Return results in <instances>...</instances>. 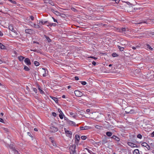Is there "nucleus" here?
Here are the masks:
<instances>
[{"instance_id":"c756f323","label":"nucleus","mask_w":154,"mask_h":154,"mask_svg":"<svg viewBox=\"0 0 154 154\" xmlns=\"http://www.w3.org/2000/svg\"><path fill=\"white\" fill-rule=\"evenodd\" d=\"M45 37L46 38L47 40L48 41V42H51V39H50V38L49 37H48L47 36H45Z\"/></svg>"},{"instance_id":"09e8293b","label":"nucleus","mask_w":154,"mask_h":154,"mask_svg":"<svg viewBox=\"0 0 154 154\" xmlns=\"http://www.w3.org/2000/svg\"><path fill=\"white\" fill-rule=\"evenodd\" d=\"M146 147L148 150H149L150 149V146L148 144L147 145V146H146Z\"/></svg>"},{"instance_id":"7ed1b4c3","label":"nucleus","mask_w":154,"mask_h":154,"mask_svg":"<svg viewBox=\"0 0 154 154\" xmlns=\"http://www.w3.org/2000/svg\"><path fill=\"white\" fill-rule=\"evenodd\" d=\"M127 28L125 27L122 28H118L117 29V31L120 32H124L128 31Z\"/></svg>"},{"instance_id":"864d4df0","label":"nucleus","mask_w":154,"mask_h":154,"mask_svg":"<svg viewBox=\"0 0 154 154\" xmlns=\"http://www.w3.org/2000/svg\"><path fill=\"white\" fill-rule=\"evenodd\" d=\"M151 137H154V131H153L151 134Z\"/></svg>"},{"instance_id":"69168bd1","label":"nucleus","mask_w":154,"mask_h":154,"mask_svg":"<svg viewBox=\"0 0 154 154\" xmlns=\"http://www.w3.org/2000/svg\"><path fill=\"white\" fill-rule=\"evenodd\" d=\"M62 97L63 98H65V97H66V96L65 95H63L62 96Z\"/></svg>"},{"instance_id":"7c9ffc66","label":"nucleus","mask_w":154,"mask_h":154,"mask_svg":"<svg viewBox=\"0 0 154 154\" xmlns=\"http://www.w3.org/2000/svg\"><path fill=\"white\" fill-rule=\"evenodd\" d=\"M64 116L63 113H60L59 115V116L60 118L61 119H63V116Z\"/></svg>"},{"instance_id":"0e129e2a","label":"nucleus","mask_w":154,"mask_h":154,"mask_svg":"<svg viewBox=\"0 0 154 154\" xmlns=\"http://www.w3.org/2000/svg\"><path fill=\"white\" fill-rule=\"evenodd\" d=\"M86 112H90V110L89 109H87L86 110Z\"/></svg>"},{"instance_id":"a211bd4d","label":"nucleus","mask_w":154,"mask_h":154,"mask_svg":"<svg viewBox=\"0 0 154 154\" xmlns=\"http://www.w3.org/2000/svg\"><path fill=\"white\" fill-rule=\"evenodd\" d=\"M52 11L57 15L60 16V12L54 10H52Z\"/></svg>"},{"instance_id":"393cba45","label":"nucleus","mask_w":154,"mask_h":154,"mask_svg":"<svg viewBox=\"0 0 154 154\" xmlns=\"http://www.w3.org/2000/svg\"><path fill=\"white\" fill-rule=\"evenodd\" d=\"M23 69L25 70L26 71H28L30 70L29 68L26 66H24Z\"/></svg>"},{"instance_id":"052dcab7","label":"nucleus","mask_w":154,"mask_h":154,"mask_svg":"<svg viewBox=\"0 0 154 154\" xmlns=\"http://www.w3.org/2000/svg\"><path fill=\"white\" fill-rule=\"evenodd\" d=\"M49 139L50 140H51V141L52 140H53V138L52 137H49Z\"/></svg>"},{"instance_id":"423d86ee","label":"nucleus","mask_w":154,"mask_h":154,"mask_svg":"<svg viewBox=\"0 0 154 154\" xmlns=\"http://www.w3.org/2000/svg\"><path fill=\"white\" fill-rule=\"evenodd\" d=\"M128 44V42L125 40L121 41L120 42L121 45L125 48Z\"/></svg>"},{"instance_id":"dca6fc26","label":"nucleus","mask_w":154,"mask_h":154,"mask_svg":"<svg viewBox=\"0 0 154 154\" xmlns=\"http://www.w3.org/2000/svg\"><path fill=\"white\" fill-rule=\"evenodd\" d=\"M111 138L114 139L115 140L117 141H119L120 140L119 138L118 137L115 135L112 136V137H111Z\"/></svg>"},{"instance_id":"4d7b16f0","label":"nucleus","mask_w":154,"mask_h":154,"mask_svg":"<svg viewBox=\"0 0 154 154\" xmlns=\"http://www.w3.org/2000/svg\"><path fill=\"white\" fill-rule=\"evenodd\" d=\"M36 25V24H32V25H31V26L32 27L35 28Z\"/></svg>"},{"instance_id":"6e6d98bb","label":"nucleus","mask_w":154,"mask_h":154,"mask_svg":"<svg viewBox=\"0 0 154 154\" xmlns=\"http://www.w3.org/2000/svg\"><path fill=\"white\" fill-rule=\"evenodd\" d=\"M75 80H79V78L77 76H75Z\"/></svg>"},{"instance_id":"c9c22d12","label":"nucleus","mask_w":154,"mask_h":154,"mask_svg":"<svg viewBox=\"0 0 154 154\" xmlns=\"http://www.w3.org/2000/svg\"><path fill=\"white\" fill-rule=\"evenodd\" d=\"M52 143V144L54 146H56L57 145L56 143V142L54 140H52L51 142Z\"/></svg>"},{"instance_id":"de8ad7c7","label":"nucleus","mask_w":154,"mask_h":154,"mask_svg":"<svg viewBox=\"0 0 154 154\" xmlns=\"http://www.w3.org/2000/svg\"><path fill=\"white\" fill-rule=\"evenodd\" d=\"M50 26H55L56 25V24L55 23H51L50 24Z\"/></svg>"},{"instance_id":"603ef678","label":"nucleus","mask_w":154,"mask_h":154,"mask_svg":"<svg viewBox=\"0 0 154 154\" xmlns=\"http://www.w3.org/2000/svg\"><path fill=\"white\" fill-rule=\"evenodd\" d=\"M30 17L32 20H34V18L33 16H31Z\"/></svg>"},{"instance_id":"39448f33","label":"nucleus","mask_w":154,"mask_h":154,"mask_svg":"<svg viewBox=\"0 0 154 154\" xmlns=\"http://www.w3.org/2000/svg\"><path fill=\"white\" fill-rule=\"evenodd\" d=\"M74 93L76 96L77 97H81L82 95V93L78 90H76L74 91Z\"/></svg>"},{"instance_id":"e433bc0d","label":"nucleus","mask_w":154,"mask_h":154,"mask_svg":"<svg viewBox=\"0 0 154 154\" xmlns=\"http://www.w3.org/2000/svg\"><path fill=\"white\" fill-rule=\"evenodd\" d=\"M137 137L139 139H141L142 138V136L141 134H139L137 135Z\"/></svg>"},{"instance_id":"8fccbe9b","label":"nucleus","mask_w":154,"mask_h":154,"mask_svg":"<svg viewBox=\"0 0 154 154\" xmlns=\"http://www.w3.org/2000/svg\"><path fill=\"white\" fill-rule=\"evenodd\" d=\"M88 58H93V59H94L95 60H96L97 59V58L95 57H88Z\"/></svg>"},{"instance_id":"680f3d73","label":"nucleus","mask_w":154,"mask_h":154,"mask_svg":"<svg viewBox=\"0 0 154 154\" xmlns=\"http://www.w3.org/2000/svg\"><path fill=\"white\" fill-rule=\"evenodd\" d=\"M3 35V33L2 32L0 31V36H2Z\"/></svg>"},{"instance_id":"6e6552de","label":"nucleus","mask_w":154,"mask_h":154,"mask_svg":"<svg viewBox=\"0 0 154 154\" xmlns=\"http://www.w3.org/2000/svg\"><path fill=\"white\" fill-rule=\"evenodd\" d=\"M80 140V137L78 134L75 135V143H78Z\"/></svg>"},{"instance_id":"bf43d9fd","label":"nucleus","mask_w":154,"mask_h":154,"mask_svg":"<svg viewBox=\"0 0 154 154\" xmlns=\"http://www.w3.org/2000/svg\"><path fill=\"white\" fill-rule=\"evenodd\" d=\"M35 28H40V26L39 25L36 24Z\"/></svg>"},{"instance_id":"6ab92c4d","label":"nucleus","mask_w":154,"mask_h":154,"mask_svg":"<svg viewBox=\"0 0 154 154\" xmlns=\"http://www.w3.org/2000/svg\"><path fill=\"white\" fill-rule=\"evenodd\" d=\"M118 48L119 49L120 51H123L124 49L125 48V47H121L120 46L118 45Z\"/></svg>"},{"instance_id":"ea45409f","label":"nucleus","mask_w":154,"mask_h":154,"mask_svg":"<svg viewBox=\"0 0 154 154\" xmlns=\"http://www.w3.org/2000/svg\"><path fill=\"white\" fill-rule=\"evenodd\" d=\"M38 89L41 94H43L44 93V91L41 89L40 87H38Z\"/></svg>"},{"instance_id":"f8f14e48","label":"nucleus","mask_w":154,"mask_h":154,"mask_svg":"<svg viewBox=\"0 0 154 154\" xmlns=\"http://www.w3.org/2000/svg\"><path fill=\"white\" fill-rule=\"evenodd\" d=\"M67 122L68 124L70 125L76 126L75 123L73 121L68 120Z\"/></svg>"},{"instance_id":"f03ea898","label":"nucleus","mask_w":154,"mask_h":154,"mask_svg":"<svg viewBox=\"0 0 154 154\" xmlns=\"http://www.w3.org/2000/svg\"><path fill=\"white\" fill-rule=\"evenodd\" d=\"M64 131L66 136L67 137L71 138L72 136V133L71 131L67 130L65 128H64Z\"/></svg>"},{"instance_id":"cd10ccee","label":"nucleus","mask_w":154,"mask_h":154,"mask_svg":"<svg viewBox=\"0 0 154 154\" xmlns=\"http://www.w3.org/2000/svg\"><path fill=\"white\" fill-rule=\"evenodd\" d=\"M147 144L146 142H143L141 144V145L143 146L146 147V146H147Z\"/></svg>"},{"instance_id":"20e7f679","label":"nucleus","mask_w":154,"mask_h":154,"mask_svg":"<svg viewBox=\"0 0 154 154\" xmlns=\"http://www.w3.org/2000/svg\"><path fill=\"white\" fill-rule=\"evenodd\" d=\"M50 131L52 132H55L58 130V128L54 126H51L50 128Z\"/></svg>"},{"instance_id":"2f4dec72","label":"nucleus","mask_w":154,"mask_h":154,"mask_svg":"<svg viewBox=\"0 0 154 154\" xmlns=\"http://www.w3.org/2000/svg\"><path fill=\"white\" fill-rule=\"evenodd\" d=\"M9 28L10 30L12 31H13V30H14L13 27L11 26H9Z\"/></svg>"},{"instance_id":"338daca9","label":"nucleus","mask_w":154,"mask_h":154,"mask_svg":"<svg viewBox=\"0 0 154 154\" xmlns=\"http://www.w3.org/2000/svg\"><path fill=\"white\" fill-rule=\"evenodd\" d=\"M33 43H36V44H39V43L38 42H35V41H33Z\"/></svg>"},{"instance_id":"4468645a","label":"nucleus","mask_w":154,"mask_h":154,"mask_svg":"<svg viewBox=\"0 0 154 154\" xmlns=\"http://www.w3.org/2000/svg\"><path fill=\"white\" fill-rule=\"evenodd\" d=\"M146 49L149 51H152L153 48H152L149 45H147L146 47Z\"/></svg>"},{"instance_id":"a18cd8bd","label":"nucleus","mask_w":154,"mask_h":154,"mask_svg":"<svg viewBox=\"0 0 154 154\" xmlns=\"http://www.w3.org/2000/svg\"><path fill=\"white\" fill-rule=\"evenodd\" d=\"M92 63L94 66H95L96 64V62L94 61H93L92 62Z\"/></svg>"},{"instance_id":"5fc2aeb1","label":"nucleus","mask_w":154,"mask_h":154,"mask_svg":"<svg viewBox=\"0 0 154 154\" xmlns=\"http://www.w3.org/2000/svg\"><path fill=\"white\" fill-rule=\"evenodd\" d=\"M0 122H4V120H3V119H2V118H0Z\"/></svg>"},{"instance_id":"9b49d317","label":"nucleus","mask_w":154,"mask_h":154,"mask_svg":"<svg viewBox=\"0 0 154 154\" xmlns=\"http://www.w3.org/2000/svg\"><path fill=\"white\" fill-rule=\"evenodd\" d=\"M24 62L27 65H31V63L30 60L28 58H26L24 60Z\"/></svg>"},{"instance_id":"aec40b11","label":"nucleus","mask_w":154,"mask_h":154,"mask_svg":"<svg viewBox=\"0 0 154 154\" xmlns=\"http://www.w3.org/2000/svg\"><path fill=\"white\" fill-rule=\"evenodd\" d=\"M133 154H139V150L136 149L134 150Z\"/></svg>"},{"instance_id":"a19ab883","label":"nucleus","mask_w":154,"mask_h":154,"mask_svg":"<svg viewBox=\"0 0 154 154\" xmlns=\"http://www.w3.org/2000/svg\"><path fill=\"white\" fill-rule=\"evenodd\" d=\"M112 56L113 57H116L118 56V55L116 53H113L112 54Z\"/></svg>"},{"instance_id":"5701e85b","label":"nucleus","mask_w":154,"mask_h":154,"mask_svg":"<svg viewBox=\"0 0 154 154\" xmlns=\"http://www.w3.org/2000/svg\"><path fill=\"white\" fill-rule=\"evenodd\" d=\"M24 58V57L22 56H20L18 57V59L20 61H23Z\"/></svg>"},{"instance_id":"9d476101","label":"nucleus","mask_w":154,"mask_h":154,"mask_svg":"<svg viewBox=\"0 0 154 154\" xmlns=\"http://www.w3.org/2000/svg\"><path fill=\"white\" fill-rule=\"evenodd\" d=\"M152 22L154 23V19H153L152 20H146V21H144L143 22H142L141 23H146V24H150Z\"/></svg>"},{"instance_id":"58836bf2","label":"nucleus","mask_w":154,"mask_h":154,"mask_svg":"<svg viewBox=\"0 0 154 154\" xmlns=\"http://www.w3.org/2000/svg\"><path fill=\"white\" fill-rule=\"evenodd\" d=\"M13 151L14 152V153L15 154H18V151L17 150H16L15 149H13Z\"/></svg>"},{"instance_id":"c85d7f7f","label":"nucleus","mask_w":154,"mask_h":154,"mask_svg":"<svg viewBox=\"0 0 154 154\" xmlns=\"http://www.w3.org/2000/svg\"><path fill=\"white\" fill-rule=\"evenodd\" d=\"M34 64L36 66H38L39 65V63L37 61H35Z\"/></svg>"},{"instance_id":"37998d69","label":"nucleus","mask_w":154,"mask_h":154,"mask_svg":"<svg viewBox=\"0 0 154 154\" xmlns=\"http://www.w3.org/2000/svg\"><path fill=\"white\" fill-rule=\"evenodd\" d=\"M52 115L54 117H56L57 116L56 113L55 112H53L52 113Z\"/></svg>"},{"instance_id":"ddd939ff","label":"nucleus","mask_w":154,"mask_h":154,"mask_svg":"<svg viewBox=\"0 0 154 154\" xmlns=\"http://www.w3.org/2000/svg\"><path fill=\"white\" fill-rule=\"evenodd\" d=\"M127 144L129 146L131 147H136L137 146L136 144H134L131 142H128L127 143Z\"/></svg>"},{"instance_id":"f257e3e1","label":"nucleus","mask_w":154,"mask_h":154,"mask_svg":"<svg viewBox=\"0 0 154 154\" xmlns=\"http://www.w3.org/2000/svg\"><path fill=\"white\" fill-rule=\"evenodd\" d=\"M76 146L75 144H72L69 147V151L70 154L76 153Z\"/></svg>"},{"instance_id":"e2e57ef3","label":"nucleus","mask_w":154,"mask_h":154,"mask_svg":"<svg viewBox=\"0 0 154 154\" xmlns=\"http://www.w3.org/2000/svg\"><path fill=\"white\" fill-rule=\"evenodd\" d=\"M58 111L60 113H60H63V112L61 111V110L60 109H58Z\"/></svg>"},{"instance_id":"1a4fd4ad","label":"nucleus","mask_w":154,"mask_h":154,"mask_svg":"<svg viewBox=\"0 0 154 154\" xmlns=\"http://www.w3.org/2000/svg\"><path fill=\"white\" fill-rule=\"evenodd\" d=\"M68 113L70 116L74 118H75L76 117V113L75 112H73L72 111H69V112Z\"/></svg>"},{"instance_id":"13d9d810","label":"nucleus","mask_w":154,"mask_h":154,"mask_svg":"<svg viewBox=\"0 0 154 154\" xmlns=\"http://www.w3.org/2000/svg\"><path fill=\"white\" fill-rule=\"evenodd\" d=\"M114 1L116 3H118L120 1V0H114Z\"/></svg>"},{"instance_id":"bb28decb","label":"nucleus","mask_w":154,"mask_h":154,"mask_svg":"<svg viewBox=\"0 0 154 154\" xmlns=\"http://www.w3.org/2000/svg\"><path fill=\"white\" fill-rule=\"evenodd\" d=\"M85 149H86L87 150L88 152L89 153H90V154H91L92 153V152H93L91 150H90L89 149L87 148H85Z\"/></svg>"},{"instance_id":"b1692460","label":"nucleus","mask_w":154,"mask_h":154,"mask_svg":"<svg viewBox=\"0 0 154 154\" xmlns=\"http://www.w3.org/2000/svg\"><path fill=\"white\" fill-rule=\"evenodd\" d=\"M106 134L107 136L108 137H110L112 135V132H107L106 133Z\"/></svg>"},{"instance_id":"f3484780","label":"nucleus","mask_w":154,"mask_h":154,"mask_svg":"<svg viewBox=\"0 0 154 154\" xmlns=\"http://www.w3.org/2000/svg\"><path fill=\"white\" fill-rule=\"evenodd\" d=\"M50 97L56 103H58V99L55 97H53L52 96H50Z\"/></svg>"},{"instance_id":"a878e982","label":"nucleus","mask_w":154,"mask_h":154,"mask_svg":"<svg viewBox=\"0 0 154 154\" xmlns=\"http://www.w3.org/2000/svg\"><path fill=\"white\" fill-rule=\"evenodd\" d=\"M47 22V21H43L42 20H40L39 22V23L40 24H41L42 25H44V24L45 23H46Z\"/></svg>"},{"instance_id":"79ce46f5","label":"nucleus","mask_w":154,"mask_h":154,"mask_svg":"<svg viewBox=\"0 0 154 154\" xmlns=\"http://www.w3.org/2000/svg\"><path fill=\"white\" fill-rule=\"evenodd\" d=\"M118 102H119L120 103H121L122 102H123V100L122 99H118Z\"/></svg>"},{"instance_id":"774afa93","label":"nucleus","mask_w":154,"mask_h":154,"mask_svg":"<svg viewBox=\"0 0 154 154\" xmlns=\"http://www.w3.org/2000/svg\"><path fill=\"white\" fill-rule=\"evenodd\" d=\"M34 130L35 131H38V129H37L36 128H35L34 129Z\"/></svg>"},{"instance_id":"0eeeda50","label":"nucleus","mask_w":154,"mask_h":154,"mask_svg":"<svg viewBox=\"0 0 154 154\" xmlns=\"http://www.w3.org/2000/svg\"><path fill=\"white\" fill-rule=\"evenodd\" d=\"M80 129L81 130H87L91 128L89 126H82L80 127Z\"/></svg>"},{"instance_id":"f704fd0d","label":"nucleus","mask_w":154,"mask_h":154,"mask_svg":"<svg viewBox=\"0 0 154 154\" xmlns=\"http://www.w3.org/2000/svg\"><path fill=\"white\" fill-rule=\"evenodd\" d=\"M81 138L83 140H85L87 138L86 136H82L81 137Z\"/></svg>"},{"instance_id":"72a5a7b5","label":"nucleus","mask_w":154,"mask_h":154,"mask_svg":"<svg viewBox=\"0 0 154 154\" xmlns=\"http://www.w3.org/2000/svg\"><path fill=\"white\" fill-rule=\"evenodd\" d=\"M42 69L44 70V72L42 76L44 77H45L46 76V71L45 70V69L44 68H42Z\"/></svg>"},{"instance_id":"4c0bfd02","label":"nucleus","mask_w":154,"mask_h":154,"mask_svg":"<svg viewBox=\"0 0 154 154\" xmlns=\"http://www.w3.org/2000/svg\"><path fill=\"white\" fill-rule=\"evenodd\" d=\"M80 82L81 83V84L83 85H85L87 84L86 82L85 81H81Z\"/></svg>"},{"instance_id":"412c9836","label":"nucleus","mask_w":154,"mask_h":154,"mask_svg":"<svg viewBox=\"0 0 154 154\" xmlns=\"http://www.w3.org/2000/svg\"><path fill=\"white\" fill-rule=\"evenodd\" d=\"M0 48L2 49H5L6 47L1 43H0Z\"/></svg>"},{"instance_id":"49530a36","label":"nucleus","mask_w":154,"mask_h":154,"mask_svg":"<svg viewBox=\"0 0 154 154\" xmlns=\"http://www.w3.org/2000/svg\"><path fill=\"white\" fill-rule=\"evenodd\" d=\"M33 91L35 92V93H37V90L35 88H33Z\"/></svg>"},{"instance_id":"2eb2a0df","label":"nucleus","mask_w":154,"mask_h":154,"mask_svg":"<svg viewBox=\"0 0 154 154\" xmlns=\"http://www.w3.org/2000/svg\"><path fill=\"white\" fill-rule=\"evenodd\" d=\"M25 32L26 33L31 34L32 32V30L31 29H26L25 30Z\"/></svg>"},{"instance_id":"4be33fe9","label":"nucleus","mask_w":154,"mask_h":154,"mask_svg":"<svg viewBox=\"0 0 154 154\" xmlns=\"http://www.w3.org/2000/svg\"><path fill=\"white\" fill-rule=\"evenodd\" d=\"M95 127L96 129L99 130H101L103 128L102 126L98 125H96L95 126Z\"/></svg>"},{"instance_id":"c03bdc74","label":"nucleus","mask_w":154,"mask_h":154,"mask_svg":"<svg viewBox=\"0 0 154 154\" xmlns=\"http://www.w3.org/2000/svg\"><path fill=\"white\" fill-rule=\"evenodd\" d=\"M10 2L13 4H16V2L14 1H12V0H11L10 1Z\"/></svg>"},{"instance_id":"473e14b6","label":"nucleus","mask_w":154,"mask_h":154,"mask_svg":"<svg viewBox=\"0 0 154 154\" xmlns=\"http://www.w3.org/2000/svg\"><path fill=\"white\" fill-rule=\"evenodd\" d=\"M131 47L134 50H135L137 48H139V46H137L136 47H132L131 46Z\"/></svg>"},{"instance_id":"3c124183","label":"nucleus","mask_w":154,"mask_h":154,"mask_svg":"<svg viewBox=\"0 0 154 154\" xmlns=\"http://www.w3.org/2000/svg\"><path fill=\"white\" fill-rule=\"evenodd\" d=\"M52 19H53V20L54 21V22H57V20L55 19L53 17H52Z\"/></svg>"}]
</instances>
